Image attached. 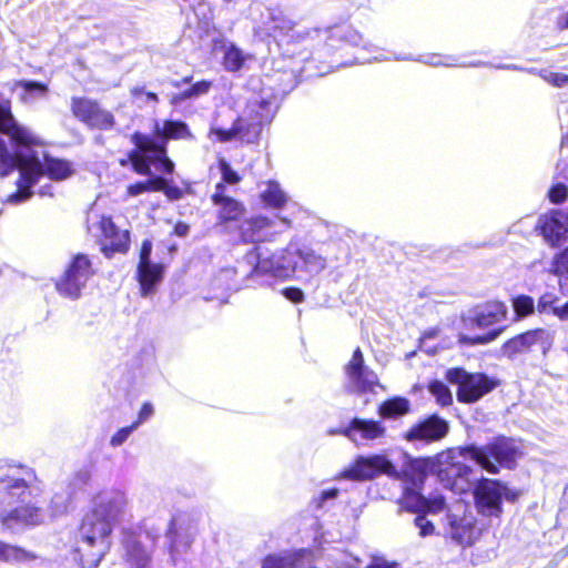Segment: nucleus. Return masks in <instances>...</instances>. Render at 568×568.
<instances>
[{"label": "nucleus", "instance_id": "10", "mask_svg": "<svg viewBox=\"0 0 568 568\" xmlns=\"http://www.w3.org/2000/svg\"><path fill=\"white\" fill-rule=\"evenodd\" d=\"M346 387L352 393H376V387L384 389L377 374L365 365L364 356L357 347L345 366Z\"/></svg>", "mask_w": 568, "mask_h": 568}, {"label": "nucleus", "instance_id": "16", "mask_svg": "<svg viewBox=\"0 0 568 568\" xmlns=\"http://www.w3.org/2000/svg\"><path fill=\"white\" fill-rule=\"evenodd\" d=\"M540 345L546 352L551 345V338L547 331L542 328L528 331L517 335L503 345V353L509 358L518 354L528 352L534 345Z\"/></svg>", "mask_w": 568, "mask_h": 568}, {"label": "nucleus", "instance_id": "61", "mask_svg": "<svg viewBox=\"0 0 568 568\" xmlns=\"http://www.w3.org/2000/svg\"><path fill=\"white\" fill-rule=\"evenodd\" d=\"M166 179L161 176H154L145 181V184H148V192L150 191H162L164 189Z\"/></svg>", "mask_w": 568, "mask_h": 568}, {"label": "nucleus", "instance_id": "21", "mask_svg": "<svg viewBox=\"0 0 568 568\" xmlns=\"http://www.w3.org/2000/svg\"><path fill=\"white\" fill-rule=\"evenodd\" d=\"M99 230L104 237L103 252L106 256L111 253H124L129 248V235L126 232H120L110 217L102 216L99 221Z\"/></svg>", "mask_w": 568, "mask_h": 568}, {"label": "nucleus", "instance_id": "33", "mask_svg": "<svg viewBox=\"0 0 568 568\" xmlns=\"http://www.w3.org/2000/svg\"><path fill=\"white\" fill-rule=\"evenodd\" d=\"M37 559V556L23 548L0 541V561L9 564H26Z\"/></svg>", "mask_w": 568, "mask_h": 568}, {"label": "nucleus", "instance_id": "55", "mask_svg": "<svg viewBox=\"0 0 568 568\" xmlns=\"http://www.w3.org/2000/svg\"><path fill=\"white\" fill-rule=\"evenodd\" d=\"M154 413L153 406L150 403H144L138 414V419L133 423L135 428L146 422Z\"/></svg>", "mask_w": 568, "mask_h": 568}, {"label": "nucleus", "instance_id": "54", "mask_svg": "<svg viewBox=\"0 0 568 568\" xmlns=\"http://www.w3.org/2000/svg\"><path fill=\"white\" fill-rule=\"evenodd\" d=\"M445 508V499L440 495H436L432 498L427 499V505L425 510L429 513H439Z\"/></svg>", "mask_w": 568, "mask_h": 568}, {"label": "nucleus", "instance_id": "12", "mask_svg": "<svg viewBox=\"0 0 568 568\" xmlns=\"http://www.w3.org/2000/svg\"><path fill=\"white\" fill-rule=\"evenodd\" d=\"M381 474L395 477L397 471L385 455L358 456L354 463L341 474L342 478L367 480Z\"/></svg>", "mask_w": 568, "mask_h": 568}, {"label": "nucleus", "instance_id": "36", "mask_svg": "<svg viewBox=\"0 0 568 568\" xmlns=\"http://www.w3.org/2000/svg\"><path fill=\"white\" fill-rule=\"evenodd\" d=\"M99 104L92 100L78 98L72 100L73 114L84 123H88Z\"/></svg>", "mask_w": 568, "mask_h": 568}, {"label": "nucleus", "instance_id": "5", "mask_svg": "<svg viewBox=\"0 0 568 568\" xmlns=\"http://www.w3.org/2000/svg\"><path fill=\"white\" fill-rule=\"evenodd\" d=\"M458 450L464 460L473 462L489 474L514 468L521 454L518 443L508 437H496L483 446L466 445Z\"/></svg>", "mask_w": 568, "mask_h": 568}, {"label": "nucleus", "instance_id": "27", "mask_svg": "<svg viewBox=\"0 0 568 568\" xmlns=\"http://www.w3.org/2000/svg\"><path fill=\"white\" fill-rule=\"evenodd\" d=\"M14 121L9 106L0 105V176H6V173L12 168L13 162L8 153L6 133L11 130Z\"/></svg>", "mask_w": 568, "mask_h": 568}, {"label": "nucleus", "instance_id": "31", "mask_svg": "<svg viewBox=\"0 0 568 568\" xmlns=\"http://www.w3.org/2000/svg\"><path fill=\"white\" fill-rule=\"evenodd\" d=\"M261 200L267 206L281 209L288 202V196L278 182L267 181L264 183V189L261 191Z\"/></svg>", "mask_w": 568, "mask_h": 568}, {"label": "nucleus", "instance_id": "29", "mask_svg": "<svg viewBox=\"0 0 568 568\" xmlns=\"http://www.w3.org/2000/svg\"><path fill=\"white\" fill-rule=\"evenodd\" d=\"M273 226V222L264 216H255L245 220L240 229L242 240L247 243L263 241L266 231Z\"/></svg>", "mask_w": 568, "mask_h": 568}, {"label": "nucleus", "instance_id": "6", "mask_svg": "<svg viewBox=\"0 0 568 568\" xmlns=\"http://www.w3.org/2000/svg\"><path fill=\"white\" fill-rule=\"evenodd\" d=\"M250 264H255L254 275H267L277 280L292 278L297 272L296 247L290 245L275 252L253 250L246 255Z\"/></svg>", "mask_w": 568, "mask_h": 568}, {"label": "nucleus", "instance_id": "20", "mask_svg": "<svg viewBox=\"0 0 568 568\" xmlns=\"http://www.w3.org/2000/svg\"><path fill=\"white\" fill-rule=\"evenodd\" d=\"M448 432L447 423L437 417L432 416L426 420L413 426L405 435L409 442L426 440L434 442L443 438Z\"/></svg>", "mask_w": 568, "mask_h": 568}, {"label": "nucleus", "instance_id": "50", "mask_svg": "<svg viewBox=\"0 0 568 568\" xmlns=\"http://www.w3.org/2000/svg\"><path fill=\"white\" fill-rule=\"evenodd\" d=\"M422 62L433 67H454L457 65L453 57H442L439 54H427L420 59Z\"/></svg>", "mask_w": 568, "mask_h": 568}, {"label": "nucleus", "instance_id": "13", "mask_svg": "<svg viewBox=\"0 0 568 568\" xmlns=\"http://www.w3.org/2000/svg\"><path fill=\"white\" fill-rule=\"evenodd\" d=\"M151 253L152 242L150 240L143 241L138 265V281L141 288V295L144 297L154 292L155 285L162 281L164 271V266L162 264L151 262Z\"/></svg>", "mask_w": 568, "mask_h": 568}, {"label": "nucleus", "instance_id": "45", "mask_svg": "<svg viewBox=\"0 0 568 568\" xmlns=\"http://www.w3.org/2000/svg\"><path fill=\"white\" fill-rule=\"evenodd\" d=\"M341 38L348 44L355 47H363L366 50H371L372 45L366 41L361 33L352 28H345L341 31Z\"/></svg>", "mask_w": 568, "mask_h": 568}, {"label": "nucleus", "instance_id": "7", "mask_svg": "<svg viewBox=\"0 0 568 568\" xmlns=\"http://www.w3.org/2000/svg\"><path fill=\"white\" fill-rule=\"evenodd\" d=\"M132 141L138 151L130 154V160L136 173L151 175V165H154L160 172L173 173L174 163L168 158L163 145H158L151 136L139 132L132 135Z\"/></svg>", "mask_w": 568, "mask_h": 568}, {"label": "nucleus", "instance_id": "8", "mask_svg": "<svg viewBox=\"0 0 568 568\" xmlns=\"http://www.w3.org/2000/svg\"><path fill=\"white\" fill-rule=\"evenodd\" d=\"M477 511L486 518L499 519L504 509L503 503H514L518 491L505 483L495 479H481L474 490Z\"/></svg>", "mask_w": 568, "mask_h": 568}, {"label": "nucleus", "instance_id": "52", "mask_svg": "<svg viewBox=\"0 0 568 568\" xmlns=\"http://www.w3.org/2000/svg\"><path fill=\"white\" fill-rule=\"evenodd\" d=\"M135 425H130L123 428H120L110 439V445L112 447H119L131 436V434L135 430Z\"/></svg>", "mask_w": 568, "mask_h": 568}, {"label": "nucleus", "instance_id": "57", "mask_svg": "<svg viewBox=\"0 0 568 568\" xmlns=\"http://www.w3.org/2000/svg\"><path fill=\"white\" fill-rule=\"evenodd\" d=\"M163 193L171 201L180 200L183 196V191L176 185L169 184L168 180L165 181Z\"/></svg>", "mask_w": 568, "mask_h": 568}, {"label": "nucleus", "instance_id": "32", "mask_svg": "<svg viewBox=\"0 0 568 568\" xmlns=\"http://www.w3.org/2000/svg\"><path fill=\"white\" fill-rule=\"evenodd\" d=\"M323 557L326 559L327 568H361L362 565V560L357 556L337 548L332 549Z\"/></svg>", "mask_w": 568, "mask_h": 568}, {"label": "nucleus", "instance_id": "14", "mask_svg": "<svg viewBox=\"0 0 568 568\" xmlns=\"http://www.w3.org/2000/svg\"><path fill=\"white\" fill-rule=\"evenodd\" d=\"M428 467L429 462L425 459H416L410 463L409 469L413 471V475L409 481L412 483V487L405 488L400 501L403 508L414 513L425 510L427 498L420 495L417 489L424 481Z\"/></svg>", "mask_w": 568, "mask_h": 568}, {"label": "nucleus", "instance_id": "43", "mask_svg": "<svg viewBox=\"0 0 568 568\" xmlns=\"http://www.w3.org/2000/svg\"><path fill=\"white\" fill-rule=\"evenodd\" d=\"M513 307L519 317H524L534 313L535 302L528 295H519L513 300Z\"/></svg>", "mask_w": 568, "mask_h": 568}, {"label": "nucleus", "instance_id": "62", "mask_svg": "<svg viewBox=\"0 0 568 568\" xmlns=\"http://www.w3.org/2000/svg\"><path fill=\"white\" fill-rule=\"evenodd\" d=\"M338 490L336 488L323 490L316 499L317 507H322L328 499L336 498Z\"/></svg>", "mask_w": 568, "mask_h": 568}, {"label": "nucleus", "instance_id": "53", "mask_svg": "<svg viewBox=\"0 0 568 568\" xmlns=\"http://www.w3.org/2000/svg\"><path fill=\"white\" fill-rule=\"evenodd\" d=\"M415 525L419 528V536L427 537L434 534L435 527L432 521L427 520L425 516H417Z\"/></svg>", "mask_w": 568, "mask_h": 568}, {"label": "nucleus", "instance_id": "25", "mask_svg": "<svg viewBox=\"0 0 568 568\" xmlns=\"http://www.w3.org/2000/svg\"><path fill=\"white\" fill-rule=\"evenodd\" d=\"M212 201L220 206L219 219L221 222L237 220L243 213V206L226 194L223 183L216 185Z\"/></svg>", "mask_w": 568, "mask_h": 568}, {"label": "nucleus", "instance_id": "24", "mask_svg": "<svg viewBox=\"0 0 568 568\" xmlns=\"http://www.w3.org/2000/svg\"><path fill=\"white\" fill-rule=\"evenodd\" d=\"M273 12L274 8H267L262 4H255L251 9L254 34L260 40L278 39L277 31L273 28L275 27L274 20L267 18Z\"/></svg>", "mask_w": 568, "mask_h": 568}, {"label": "nucleus", "instance_id": "17", "mask_svg": "<svg viewBox=\"0 0 568 568\" xmlns=\"http://www.w3.org/2000/svg\"><path fill=\"white\" fill-rule=\"evenodd\" d=\"M337 433L359 445L363 440H375L384 437L386 429L381 422L354 418L347 427Z\"/></svg>", "mask_w": 568, "mask_h": 568}, {"label": "nucleus", "instance_id": "23", "mask_svg": "<svg viewBox=\"0 0 568 568\" xmlns=\"http://www.w3.org/2000/svg\"><path fill=\"white\" fill-rule=\"evenodd\" d=\"M11 90L17 93L22 103L28 105L45 100L49 94V87L45 83L33 80L14 81Z\"/></svg>", "mask_w": 568, "mask_h": 568}, {"label": "nucleus", "instance_id": "30", "mask_svg": "<svg viewBox=\"0 0 568 568\" xmlns=\"http://www.w3.org/2000/svg\"><path fill=\"white\" fill-rule=\"evenodd\" d=\"M154 132L158 136L163 139H174V140H190L193 139V134L190 132L186 123L181 121H170L166 120L162 124L160 122H155Z\"/></svg>", "mask_w": 568, "mask_h": 568}, {"label": "nucleus", "instance_id": "64", "mask_svg": "<svg viewBox=\"0 0 568 568\" xmlns=\"http://www.w3.org/2000/svg\"><path fill=\"white\" fill-rule=\"evenodd\" d=\"M366 568H398V565L395 562H387L385 560H377L367 566Z\"/></svg>", "mask_w": 568, "mask_h": 568}, {"label": "nucleus", "instance_id": "9", "mask_svg": "<svg viewBox=\"0 0 568 568\" xmlns=\"http://www.w3.org/2000/svg\"><path fill=\"white\" fill-rule=\"evenodd\" d=\"M92 274L93 271L89 257L84 254H78L73 257L63 275L55 282V288L60 295L77 300L81 296V292Z\"/></svg>", "mask_w": 568, "mask_h": 568}, {"label": "nucleus", "instance_id": "19", "mask_svg": "<svg viewBox=\"0 0 568 568\" xmlns=\"http://www.w3.org/2000/svg\"><path fill=\"white\" fill-rule=\"evenodd\" d=\"M166 537L170 541V551L175 556L189 549L193 542L194 531L185 517L175 516L170 521Z\"/></svg>", "mask_w": 568, "mask_h": 568}, {"label": "nucleus", "instance_id": "42", "mask_svg": "<svg viewBox=\"0 0 568 568\" xmlns=\"http://www.w3.org/2000/svg\"><path fill=\"white\" fill-rule=\"evenodd\" d=\"M501 329H493L484 335L477 336H467L465 334H459L458 342L463 345H485L493 341H495L500 334Z\"/></svg>", "mask_w": 568, "mask_h": 568}, {"label": "nucleus", "instance_id": "40", "mask_svg": "<svg viewBox=\"0 0 568 568\" xmlns=\"http://www.w3.org/2000/svg\"><path fill=\"white\" fill-rule=\"evenodd\" d=\"M551 273L555 274L560 282H568V246L555 256L551 264Z\"/></svg>", "mask_w": 568, "mask_h": 568}, {"label": "nucleus", "instance_id": "58", "mask_svg": "<svg viewBox=\"0 0 568 568\" xmlns=\"http://www.w3.org/2000/svg\"><path fill=\"white\" fill-rule=\"evenodd\" d=\"M283 295L293 303H301L304 300V293L296 287L285 288Z\"/></svg>", "mask_w": 568, "mask_h": 568}, {"label": "nucleus", "instance_id": "11", "mask_svg": "<svg viewBox=\"0 0 568 568\" xmlns=\"http://www.w3.org/2000/svg\"><path fill=\"white\" fill-rule=\"evenodd\" d=\"M446 376L450 383L458 385L457 397L464 403H474L495 387L486 375L469 374L462 368L449 369Z\"/></svg>", "mask_w": 568, "mask_h": 568}, {"label": "nucleus", "instance_id": "44", "mask_svg": "<svg viewBox=\"0 0 568 568\" xmlns=\"http://www.w3.org/2000/svg\"><path fill=\"white\" fill-rule=\"evenodd\" d=\"M429 392L442 406L449 405L453 400L452 393L448 387L439 381H434L429 384Z\"/></svg>", "mask_w": 568, "mask_h": 568}, {"label": "nucleus", "instance_id": "49", "mask_svg": "<svg viewBox=\"0 0 568 568\" xmlns=\"http://www.w3.org/2000/svg\"><path fill=\"white\" fill-rule=\"evenodd\" d=\"M212 83L210 81H199L194 83L189 90L181 93L179 100H185L190 98L200 97L209 92Z\"/></svg>", "mask_w": 568, "mask_h": 568}, {"label": "nucleus", "instance_id": "41", "mask_svg": "<svg viewBox=\"0 0 568 568\" xmlns=\"http://www.w3.org/2000/svg\"><path fill=\"white\" fill-rule=\"evenodd\" d=\"M291 551L271 554L262 562V568H291Z\"/></svg>", "mask_w": 568, "mask_h": 568}, {"label": "nucleus", "instance_id": "15", "mask_svg": "<svg viewBox=\"0 0 568 568\" xmlns=\"http://www.w3.org/2000/svg\"><path fill=\"white\" fill-rule=\"evenodd\" d=\"M473 469L460 462L439 466L437 476L442 485L454 491L463 494L470 488Z\"/></svg>", "mask_w": 568, "mask_h": 568}, {"label": "nucleus", "instance_id": "4", "mask_svg": "<svg viewBox=\"0 0 568 568\" xmlns=\"http://www.w3.org/2000/svg\"><path fill=\"white\" fill-rule=\"evenodd\" d=\"M274 113L275 106L268 95H254L231 129L214 128L211 130L210 135L215 136L219 142L240 139L243 142L253 143L258 138L262 126L273 119Z\"/></svg>", "mask_w": 568, "mask_h": 568}, {"label": "nucleus", "instance_id": "39", "mask_svg": "<svg viewBox=\"0 0 568 568\" xmlns=\"http://www.w3.org/2000/svg\"><path fill=\"white\" fill-rule=\"evenodd\" d=\"M87 124L91 128L109 130L114 124V118L111 112L99 106Z\"/></svg>", "mask_w": 568, "mask_h": 568}, {"label": "nucleus", "instance_id": "2", "mask_svg": "<svg viewBox=\"0 0 568 568\" xmlns=\"http://www.w3.org/2000/svg\"><path fill=\"white\" fill-rule=\"evenodd\" d=\"M126 505V497L120 490H105L94 496L77 538L75 551L83 568H97L109 551L112 528L125 513Z\"/></svg>", "mask_w": 568, "mask_h": 568}, {"label": "nucleus", "instance_id": "3", "mask_svg": "<svg viewBox=\"0 0 568 568\" xmlns=\"http://www.w3.org/2000/svg\"><path fill=\"white\" fill-rule=\"evenodd\" d=\"M23 469L0 460V493L6 495L8 504L14 498L20 500V505L8 513H1L2 524L10 529L18 526L39 525L44 521V514L34 505L29 503V495L26 480L21 477Z\"/></svg>", "mask_w": 568, "mask_h": 568}, {"label": "nucleus", "instance_id": "51", "mask_svg": "<svg viewBox=\"0 0 568 568\" xmlns=\"http://www.w3.org/2000/svg\"><path fill=\"white\" fill-rule=\"evenodd\" d=\"M568 196V187L562 183L555 184L548 192L550 202L559 204Z\"/></svg>", "mask_w": 568, "mask_h": 568}, {"label": "nucleus", "instance_id": "59", "mask_svg": "<svg viewBox=\"0 0 568 568\" xmlns=\"http://www.w3.org/2000/svg\"><path fill=\"white\" fill-rule=\"evenodd\" d=\"M131 94L133 98L135 99H142L143 102H149V101H152V102H158V95L155 93H152V92H148V93H144L143 92V89L141 88H133L131 90Z\"/></svg>", "mask_w": 568, "mask_h": 568}, {"label": "nucleus", "instance_id": "37", "mask_svg": "<svg viewBox=\"0 0 568 568\" xmlns=\"http://www.w3.org/2000/svg\"><path fill=\"white\" fill-rule=\"evenodd\" d=\"M270 20H274L277 31V38L287 36L295 27V22L286 17L280 8H274V12L267 17Z\"/></svg>", "mask_w": 568, "mask_h": 568}, {"label": "nucleus", "instance_id": "63", "mask_svg": "<svg viewBox=\"0 0 568 568\" xmlns=\"http://www.w3.org/2000/svg\"><path fill=\"white\" fill-rule=\"evenodd\" d=\"M128 195L130 196H138L144 192H148V184L145 182H139L135 184H131L128 186Z\"/></svg>", "mask_w": 568, "mask_h": 568}, {"label": "nucleus", "instance_id": "38", "mask_svg": "<svg viewBox=\"0 0 568 568\" xmlns=\"http://www.w3.org/2000/svg\"><path fill=\"white\" fill-rule=\"evenodd\" d=\"M245 57L243 52L234 44L225 47L224 51V67L229 71H237L242 68Z\"/></svg>", "mask_w": 568, "mask_h": 568}, {"label": "nucleus", "instance_id": "46", "mask_svg": "<svg viewBox=\"0 0 568 568\" xmlns=\"http://www.w3.org/2000/svg\"><path fill=\"white\" fill-rule=\"evenodd\" d=\"M539 77L554 87L568 88V74L566 73L544 69L539 71Z\"/></svg>", "mask_w": 568, "mask_h": 568}, {"label": "nucleus", "instance_id": "1", "mask_svg": "<svg viewBox=\"0 0 568 568\" xmlns=\"http://www.w3.org/2000/svg\"><path fill=\"white\" fill-rule=\"evenodd\" d=\"M6 134L8 153L13 162L6 175L16 168L20 172L18 191L8 196V203L17 204L28 200L32 195L30 189L45 175L50 180L62 181L74 174L73 163L50 156L39 139L16 121Z\"/></svg>", "mask_w": 568, "mask_h": 568}, {"label": "nucleus", "instance_id": "26", "mask_svg": "<svg viewBox=\"0 0 568 568\" xmlns=\"http://www.w3.org/2000/svg\"><path fill=\"white\" fill-rule=\"evenodd\" d=\"M541 231L544 236L554 244L568 239V214L555 211L545 216Z\"/></svg>", "mask_w": 568, "mask_h": 568}, {"label": "nucleus", "instance_id": "48", "mask_svg": "<svg viewBox=\"0 0 568 568\" xmlns=\"http://www.w3.org/2000/svg\"><path fill=\"white\" fill-rule=\"evenodd\" d=\"M219 169L222 174L221 183H223V184L227 183V184L234 185L241 181V178L237 174V172H235L224 159L220 160Z\"/></svg>", "mask_w": 568, "mask_h": 568}, {"label": "nucleus", "instance_id": "34", "mask_svg": "<svg viewBox=\"0 0 568 568\" xmlns=\"http://www.w3.org/2000/svg\"><path fill=\"white\" fill-rule=\"evenodd\" d=\"M409 400L404 397H394L385 400L378 409V413L384 418H397L406 415L409 412Z\"/></svg>", "mask_w": 568, "mask_h": 568}, {"label": "nucleus", "instance_id": "35", "mask_svg": "<svg viewBox=\"0 0 568 568\" xmlns=\"http://www.w3.org/2000/svg\"><path fill=\"white\" fill-rule=\"evenodd\" d=\"M125 550L128 560L133 568H144L149 561V552L134 538L125 541Z\"/></svg>", "mask_w": 568, "mask_h": 568}, {"label": "nucleus", "instance_id": "22", "mask_svg": "<svg viewBox=\"0 0 568 568\" xmlns=\"http://www.w3.org/2000/svg\"><path fill=\"white\" fill-rule=\"evenodd\" d=\"M507 307L501 302H489L474 311L466 321L471 327L487 328L505 320Z\"/></svg>", "mask_w": 568, "mask_h": 568}, {"label": "nucleus", "instance_id": "47", "mask_svg": "<svg viewBox=\"0 0 568 568\" xmlns=\"http://www.w3.org/2000/svg\"><path fill=\"white\" fill-rule=\"evenodd\" d=\"M558 297L552 293H545L540 296L537 311L539 313H551L554 314L555 308H560V305H557Z\"/></svg>", "mask_w": 568, "mask_h": 568}, {"label": "nucleus", "instance_id": "60", "mask_svg": "<svg viewBox=\"0 0 568 568\" xmlns=\"http://www.w3.org/2000/svg\"><path fill=\"white\" fill-rule=\"evenodd\" d=\"M131 94L133 98L135 99H142L143 102H149V101H152V102H158V95L155 93H152V92H148V93H144L143 92V89L141 88H133L131 90Z\"/></svg>", "mask_w": 568, "mask_h": 568}, {"label": "nucleus", "instance_id": "56", "mask_svg": "<svg viewBox=\"0 0 568 568\" xmlns=\"http://www.w3.org/2000/svg\"><path fill=\"white\" fill-rule=\"evenodd\" d=\"M557 174L568 180V150L564 151V143L561 144V159L557 163Z\"/></svg>", "mask_w": 568, "mask_h": 568}, {"label": "nucleus", "instance_id": "28", "mask_svg": "<svg viewBox=\"0 0 568 568\" xmlns=\"http://www.w3.org/2000/svg\"><path fill=\"white\" fill-rule=\"evenodd\" d=\"M297 271L317 275L326 268V258L310 247H296Z\"/></svg>", "mask_w": 568, "mask_h": 568}, {"label": "nucleus", "instance_id": "18", "mask_svg": "<svg viewBox=\"0 0 568 568\" xmlns=\"http://www.w3.org/2000/svg\"><path fill=\"white\" fill-rule=\"evenodd\" d=\"M446 534L459 545H471L477 539L474 518L457 513H448Z\"/></svg>", "mask_w": 568, "mask_h": 568}]
</instances>
